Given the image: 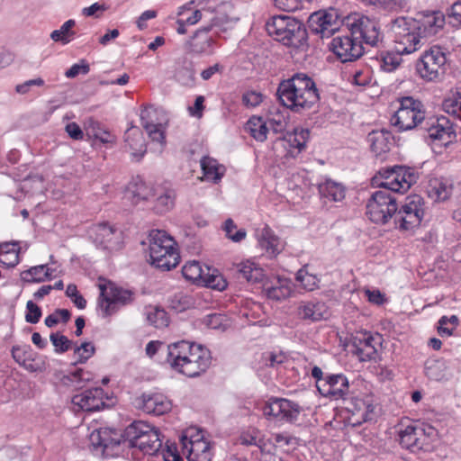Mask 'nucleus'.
<instances>
[{
    "instance_id": "nucleus-6",
    "label": "nucleus",
    "mask_w": 461,
    "mask_h": 461,
    "mask_svg": "<svg viewBox=\"0 0 461 461\" xmlns=\"http://www.w3.org/2000/svg\"><path fill=\"white\" fill-rule=\"evenodd\" d=\"M98 288V308L104 318L115 313L120 307L131 304L135 299L132 291L119 287L110 281L100 279Z\"/></svg>"
},
{
    "instance_id": "nucleus-62",
    "label": "nucleus",
    "mask_w": 461,
    "mask_h": 461,
    "mask_svg": "<svg viewBox=\"0 0 461 461\" xmlns=\"http://www.w3.org/2000/svg\"><path fill=\"white\" fill-rule=\"evenodd\" d=\"M263 98L260 92L250 90L243 94L242 103L247 107H256L263 102Z\"/></svg>"
},
{
    "instance_id": "nucleus-23",
    "label": "nucleus",
    "mask_w": 461,
    "mask_h": 461,
    "mask_svg": "<svg viewBox=\"0 0 461 461\" xmlns=\"http://www.w3.org/2000/svg\"><path fill=\"white\" fill-rule=\"evenodd\" d=\"M89 237L97 247L111 249L115 248L116 240L120 238V233L113 226L101 223L90 229Z\"/></svg>"
},
{
    "instance_id": "nucleus-9",
    "label": "nucleus",
    "mask_w": 461,
    "mask_h": 461,
    "mask_svg": "<svg viewBox=\"0 0 461 461\" xmlns=\"http://www.w3.org/2000/svg\"><path fill=\"white\" fill-rule=\"evenodd\" d=\"M183 453L188 461H211V443L204 438L203 431L196 428L187 429L180 438Z\"/></svg>"
},
{
    "instance_id": "nucleus-32",
    "label": "nucleus",
    "mask_w": 461,
    "mask_h": 461,
    "mask_svg": "<svg viewBox=\"0 0 461 461\" xmlns=\"http://www.w3.org/2000/svg\"><path fill=\"white\" fill-rule=\"evenodd\" d=\"M453 181L446 177H434L429 180L428 194L435 201H446L453 192Z\"/></svg>"
},
{
    "instance_id": "nucleus-28",
    "label": "nucleus",
    "mask_w": 461,
    "mask_h": 461,
    "mask_svg": "<svg viewBox=\"0 0 461 461\" xmlns=\"http://www.w3.org/2000/svg\"><path fill=\"white\" fill-rule=\"evenodd\" d=\"M393 138L392 133L386 130L372 131L367 135L371 151L376 156L387 153L393 144Z\"/></svg>"
},
{
    "instance_id": "nucleus-63",
    "label": "nucleus",
    "mask_w": 461,
    "mask_h": 461,
    "mask_svg": "<svg viewBox=\"0 0 461 461\" xmlns=\"http://www.w3.org/2000/svg\"><path fill=\"white\" fill-rule=\"evenodd\" d=\"M274 5L280 10L294 12L302 8L303 0H273Z\"/></svg>"
},
{
    "instance_id": "nucleus-13",
    "label": "nucleus",
    "mask_w": 461,
    "mask_h": 461,
    "mask_svg": "<svg viewBox=\"0 0 461 461\" xmlns=\"http://www.w3.org/2000/svg\"><path fill=\"white\" fill-rule=\"evenodd\" d=\"M164 240L167 244L164 248L158 249L157 246H151L149 251L150 262L157 268L170 270L178 265L180 256L174 239H165Z\"/></svg>"
},
{
    "instance_id": "nucleus-37",
    "label": "nucleus",
    "mask_w": 461,
    "mask_h": 461,
    "mask_svg": "<svg viewBox=\"0 0 461 461\" xmlns=\"http://www.w3.org/2000/svg\"><path fill=\"white\" fill-rule=\"evenodd\" d=\"M201 167L203 177L208 181L217 183L223 176L224 167L210 157H203L201 159Z\"/></svg>"
},
{
    "instance_id": "nucleus-50",
    "label": "nucleus",
    "mask_w": 461,
    "mask_h": 461,
    "mask_svg": "<svg viewBox=\"0 0 461 461\" xmlns=\"http://www.w3.org/2000/svg\"><path fill=\"white\" fill-rule=\"evenodd\" d=\"M442 106L447 113L461 119V90L446 98Z\"/></svg>"
},
{
    "instance_id": "nucleus-35",
    "label": "nucleus",
    "mask_w": 461,
    "mask_h": 461,
    "mask_svg": "<svg viewBox=\"0 0 461 461\" xmlns=\"http://www.w3.org/2000/svg\"><path fill=\"white\" fill-rule=\"evenodd\" d=\"M51 278L52 270L47 264L32 267L21 273V279L26 283H41Z\"/></svg>"
},
{
    "instance_id": "nucleus-56",
    "label": "nucleus",
    "mask_w": 461,
    "mask_h": 461,
    "mask_svg": "<svg viewBox=\"0 0 461 461\" xmlns=\"http://www.w3.org/2000/svg\"><path fill=\"white\" fill-rule=\"evenodd\" d=\"M296 280L308 291L316 289L320 281L316 276L309 274L303 268L297 272Z\"/></svg>"
},
{
    "instance_id": "nucleus-8",
    "label": "nucleus",
    "mask_w": 461,
    "mask_h": 461,
    "mask_svg": "<svg viewBox=\"0 0 461 461\" xmlns=\"http://www.w3.org/2000/svg\"><path fill=\"white\" fill-rule=\"evenodd\" d=\"M131 445L144 454L156 455L162 448L158 429L144 421H134L126 429Z\"/></svg>"
},
{
    "instance_id": "nucleus-64",
    "label": "nucleus",
    "mask_w": 461,
    "mask_h": 461,
    "mask_svg": "<svg viewBox=\"0 0 461 461\" xmlns=\"http://www.w3.org/2000/svg\"><path fill=\"white\" fill-rule=\"evenodd\" d=\"M162 456L164 461H184L175 445H167V447L162 449Z\"/></svg>"
},
{
    "instance_id": "nucleus-46",
    "label": "nucleus",
    "mask_w": 461,
    "mask_h": 461,
    "mask_svg": "<svg viewBox=\"0 0 461 461\" xmlns=\"http://www.w3.org/2000/svg\"><path fill=\"white\" fill-rule=\"evenodd\" d=\"M266 121L274 133H283L288 124V115L280 111L270 112Z\"/></svg>"
},
{
    "instance_id": "nucleus-15",
    "label": "nucleus",
    "mask_w": 461,
    "mask_h": 461,
    "mask_svg": "<svg viewBox=\"0 0 461 461\" xmlns=\"http://www.w3.org/2000/svg\"><path fill=\"white\" fill-rule=\"evenodd\" d=\"M351 404L350 411L354 419V425L375 420L377 417V404L373 395H366L363 398L356 397Z\"/></svg>"
},
{
    "instance_id": "nucleus-61",
    "label": "nucleus",
    "mask_w": 461,
    "mask_h": 461,
    "mask_svg": "<svg viewBox=\"0 0 461 461\" xmlns=\"http://www.w3.org/2000/svg\"><path fill=\"white\" fill-rule=\"evenodd\" d=\"M165 239H173L171 236L167 235L166 231L160 230H152L149 232V249L151 246H157L158 249L164 248L166 246V242H164Z\"/></svg>"
},
{
    "instance_id": "nucleus-47",
    "label": "nucleus",
    "mask_w": 461,
    "mask_h": 461,
    "mask_svg": "<svg viewBox=\"0 0 461 461\" xmlns=\"http://www.w3.org/2000/svg\"><path fill=\"white\" fill-rule=\"evenodd\" d=\"M90 380H92V375L81 368L70 372L64 377V383L75 389L83 388Z\"/></svg>"
},
{
    "instance_id": "nucleus-11",
    "label": "nucleus",
    "mask_w": 461,
    "mask_h": 461,
    "mask_svg": "<svg viewBox=\"0 0 461 461\" xmlns=\"http://www.w3.org/2000/svg\"><path fill=\"white\" fill-rule=\"evenodd\" d=\"M263 415L268 420L293 421L297 420L301 408L296 403L284 398H270L261 407Z\"/></svg>"
},
{
    "instance_id": "nucleus-41",
    "label": "nucleus",
    "mask_w": 461,
    "mask_h": 461,
    "mask_svg": "<svg viewBox=\"0 0 461 461\" xmlns=\"http://www.w3.org/2000/svg\"><path fill=\"white\" fill-rule=\"evenodd\" d=\"M205 270L206 273L204 272L201 285L217 291H223L227 287V281L218 270L211 269L208 267H205Z\"/></svg>"
},
{
    "instance_id": "nucleus-48",
    "label": "nucleus",
    "mask_w": 461,
    "mask_h": 461,
    "mask_svg": "<svg viewBox=\"0 0 461 461\" xmlns=\"http://www.w3.org/2000/svg\"><path fill=\"white\" fill-rule=\"evenodd\" d=\"M182 274L186 280L201 285L204 269L197 261L187 262L182 268Z\"/></svg>"
},
{
    "instance_id": "nucleus-36",
    "label": "nucleus",
    "mask_w": 461,
    "mask_h": 461,
    "mask_svg": "<svg viewBox=\"0 0 461 461\" xmlns=\"http://www.w3.org/2000/svg\"><path fill=\"white\" fill-rule=\"evenodd\" d=\"M157 195L154 209L158 213H165L174 206L175 191L172 189L158 188L154 190L153 196Z\"/></svg>"
},
{
    "instance_id": "nucleus-43",
    "label": "nucleus",
    "mask_w": 461,
    "mask_h": 461,
    "mask_svg": "<svg viewBox=\"0 0 461 461\" xmlns=\"http://www.w3.org/2000/svg\"><path fill=\"white\" fill-rule=\"evenodd\" d=\"M265 292L269 299L281 301L290 296L292 288L286 280L278 279L275 285L265 286Z\"/></svg>"
},
{
    "instance_id": "nucleus-53",
    "label": "nucleus",
    "mask_w": 461,
    "mask_h": 461,
    "mask_svg": "<svg viewBox=\"0 0 461 461\" xmlns=\"http://www.w3.org/2000/svg\"><path fill=\"white\" fill-rule=\"evenodd\" d=\"M14 247V244L12 245V248L9 244L0 246V264L7 267H13L18 264L19 256Z\"/></svg>"
},
{
    "instance_id": "nucleus-59",
    "label": "nucleus",
    "mask_w": 461,
    "mask_h": 461,
    "mask_svg": "<svg viewBox=\"0 0 461 461\" xmlns=\"http://www.w3.org/2000/svg\"><path fill=\"white\" fill-rule=\"evenodd\" d=\"M152 141H156L163 146L165 144V124L149 126L144 128Z\"/></svg>"
},
{
    "instance_id": "nucleus-52",
    "label": "nucleus",
    "mask_w": 461,
    "mask_h": 461,
    "mask_svg": "<svg viewBox=\"0 0 461 461\" xmlns=\"http://www.w3.org/2000/svg\"><path fill=\"white\" fill-rule=\"evenodd\" d=\"M232 26V21H230L225 14H218L212 19L211 24L203 27L202 31L206 32L213 31L214 33L219 34L221 32H227L231 29Z\"/></svg>"
},
{
    "instance_id": "nucleus-33",
    "label": "nucleus",
    "mask_w": 461,
    "mask_h": 461,
    "mask_svg": "<svg viewBox=\"0 0 461 461\" xmlns=\"http://www.w3.org/2000/svg\"><path fill=\"white\" fill-rule=\"evenodd\" d=\"M237 272L249 283H259L265 277L264 269L255 261L247 259L236 265Z\"/></svg>"
},
{
    "instance_id": "nucleus-10",
    "label": "nucleus",
    "mask_w": 461,
    "mask_h": 461,
    "mask_svg": "<svg viewBox=\"0 0 461 461\" xmlns=\"http://www.w3.org/2000/svg\"><path fill=\"white\" fill-rule=\"evenodd\" d=\"M414 23L415 22L403 16L393 21L392 30L398 37L394 46V52L396 54L409 55L420 48V35L412 29L411 24Z\"/></svg>"
},
{
    "instance_id": "nucleus-17",
    "label": "nucleus",
    "mask_w": 461,
    "mask_h": 461,
    "mask_svg": "<svg viewBox=\"0 0 461 461\" xmlns=\"http://www.w3.org/2000/svg\"><path fill=\"white\" fill-rule=\"evenodd\" d=\"M429 431L426 432L425 429L420 426L408 425L403 429L398 431L400 444L411 451L422 449L426 436L433 434V428H428Z\"/></svg>"
},
{
    "instance_id": "nucleus-14",
    "label": "nucleus",
    "mask_w": 461,
    "mask_h": 461,
    "mask_svg": "<svg viewBox=\"0 0 461 461\" xmlns=\"http://www.w3.org/2000/svg\"><path fill=\"white\" fill-rule=\"evenodd\" d=\"M349 392V382L343 374H327L320 383L319 393L323 397L337 401L344 399Z\"/></svg>"
},
{
    "instance_id": "nucleus-4",
    "label": "nucleus",
    "mask_w": 461,
    "mask_h": 461,
    "mask_svg": "<svg viewBox=\"0 0 461 461\" xmlns=\"http://www.w3.org/2000/svg\"><path fill=\"white\" fill-rule=\"evenodd\" d=\"M276 95L284 106L295 113L311 109L320 99L315 83L305 74L281 82Z\"/></svg>"
},
{
    "instance_id": "nucleus-38",
    "label": "nucleus",
    "mask_w": 461,
    "mask_h": 461,
    "mask_svg": "<svg viewBox=\"0 0 461 461\" xmlns=\"http://www.w3.org/2000/svg\"><path fill=\"white\" fill-rule=\"evenodd\" d=\"M90 441L95 447H102L104 450L120 445V439L113 438L111 431L106 429L94 430L90 435Z\"/></svg>"
},
{
    "instance_id": "nucleus-45",
    "label": "nucleus",
    "mask_w": 461,
    "mask_h": 461,
    "mask_svg": "<svg viewBox=\"0 0 461 461\" xmlns=\"http://www.w3.org/2000/svg\"><path fill=\"white\" fill-rule=\"evenodd\" d=\"M247 124L251 136L256 140L262 142L267 140L269 131L267 121H264L261 117L253 116Z\"/></svg>"
},
{
    "instance_id": "nucleus-19",
    "label": "nucleus",
    "mask_w": 461,
    "mask_h": 461,
    "mask_svg": "<svg viewBox=\"0 0 461 461\" xmlns=\"http://www.w3.org/2000/svg\"><path fill=\"white\" fill-rule=\"evenodd\" d=\"M449 64L447 59H418L416 71L426 81L440 80Z\"/></svg>"
},
{
    "instance_id": "nucleus-60",
    "label": "nucleus",
    "mask_w": 461,
    "mask_h": 461,
    "mask_svg": "<svg viewBox=\"0 0 461 461\" xmlns=\"http://www.w3.org/2000/svg\"><path fill=\"white\" fill-rule=\"evenodd\" d=\"M41 317V309L32 301L26 303L25 321L29 323L35 324L39 322Z\"/></svg>"
},
{
    "instance_id": "nucleus-40",
    "label": "nucleus",
    "mask_w": 461,
    "mask_h": 461,
    "mask_svg": "<svg viewBox=\"0 0 461 461\" xmlns=\"http://www.w3.org/2000/svg\"><path fill=\"white\" fill-rule=\"evenodd\" d=\"M145 315L148 322L156 328H164L168 325L167 313L158 306H147L145 308Z\"/></svg>"
},
{
    "instance_id": "nucleus-26",
    "label": "nucleus",
    "mask_w": 461,
    "mask_h": 461,
    "mask_svg": "<svg viewBox=\"0 0 461 461\" xmlns=\"http://www.w3.org/2000/svg\"><path fill=\"white\" fill-rule=\"evenodd\" d=\"M375 338L368 333H361L353 339L352 352L357 355L360 361L372 359L376 354Z\"/></svg>"
},
{
    "instance_id": "nucleus-25",
    "label": "nucleus",
    "mask_w": 461,
    "mask_h": 461,
    "mask_svg": "<svg viewBox=\"0 0 461 461\" xmlns=\"http://www.w3.org/2000/svg\"><path fill=\"white\" fill-rule=\"evenodd\" d=\"M154 194V188L146 184L140 177L132 178L124 191V198L133 204L150 199Z\"/></svg>"
},
{
    "instance_id": "nucleus-58",
    "label": "nucleus",
    "mask_w": 461,
    "mask_h": 461,
    "mask_svg": "<svg viewBox=\"0 0 461 461\" xmlns=\"http://www.w3.org/2000/svg\"><path fill=\"white\" fill-rule=\"evenodd\" d=\"M95 348L91 342H84L74 350L75 357L79 363L86 362L94 354Z\"/></svg>"
},
{
    "instance_id": "nucleus-7",
    "label": "nucleus",
    "mask_w": 461,
    "mask_h": 461,
    "mask_svg": "<svg viewBox=\"0 0 461 461\" xmlns=\"http://www.w3.org/2000/svg\"><path fill=\"white\" fill-rule=\"evenodd\" d=\"M399 106L391 118V124L399 131H410L422 124L425 120V112L420 101L411 96L398 100Z\"/></svg>"
},
{
    "instance_id": "nucleus-1",
    "label": "nucleus",
    "mask_w": 461,
    "mask_h": 461,
    "mask_svg": "<svg viewBox=\"0 0 461 461\" xmlns=\"http://www.w3.org/2000/svg\"><path fill=\"white\" fill-rule=\"evenodd\" d=\"M384 179L381 182L375 178L376 185L381 190L374 192L366 203V215L375 223H386L397 212L398 205L391 191L405 193L414 185L419 174L413 168L405 166H394L380 171Z\"/></svg>"
},
{
    "instance_id": "nucleus-54",
    "label": "nucleus",
    "mask_w": 461,
    "mask_h": 461,
    "mask_svg": "<svg viewBox=\"0 0 461 461\" xmlns=\"http://www.w3.org/2000/svg\"><path fill=\"white\" fill-rule=\"evenodd\" d=\"M12 357L19 365H25V362L33 360V352L29 345L14 346Z\"/></svg>"
},
{
    "instance_id": "nucleus-29",
    "label": "nucleus",
    "mask_w": 461,
    "mask_h": 461,
    "mask_svg": "<svg viewBox=\"0 0 461 461\" xmlns=\"http://www.w3.org/2000/svg\"><path fill=\"white\" fill-rule=\"evenodd\" d=\"M423 123L424 125L421 128L428 131V135L431 140H442L445 143L449 141L451 127L448 126V121L446 118H431Z\"/></svg>"
},
{
    "instance_id": "nucleus-16",
    "label": "nucleus",
    "mask_w": 461,
    "mask_h": 461,
    "mask_svg": "<svg viewBox=\"0 0 461 461\" xmlns=\"http://www.w3.org/2000/svg\"><path fill=\"white\" fill-rule=\"evenodd\" d=\"M329 49L337 58L348 56V58H361L366 52L362 41L348 36H337L329 44Z\"/></svg>"
},
{
    "instance_id": "nucleus-18",
    "label": "nucleus",
    "mask_w": 461,
    "mask_h": 461,
    "mask_svg": "<svg viewBox=\"0 0 461 461\" xmlns=\"http://www.w3.org/2000/svg\"><path fill=\"white\" fill-rule=\"evenodd\" d=\"M72 403L78 407V410L84 411H99L104 406V390L100 387H95L86 390L81 393L72 397Z\"/></svg>"
},
{
    "instance_id": "nucleus-21",
    "label": "nucleus",
    "mask_w": 461,
    "mask_h": 461,
    "mask_svg": "<svg viewBox=\"0 0 461 461\" xmlns=\"http://www.w3.org/2000/svg\"><path fill=\"white\" fill-rule=\"evenodd\" d=\"M424 374L432 381L443 382L454 375L452 365L443 358H429L424 364Z\"/></svg>"
},
{
    "instance_id": "nucleus-27",
    "label": "nucleus",
    "mask_w": 461,
    "mask_h": 461,
    "mask_svg": "<svg viewBox=\"0 0 461 461\" xmlns=\"http://www.w3.org/2000/svg\"><path fill=\"white\" fill-rule=\"evenodd\" d=\"M125 149L131 152L133 159L140 161L146 153V144L142 132L137 127H131L125 132Z\"/></svg>"
},
{
    "instance_id": "nucleus-12",
    "label": "nucleus",
    "mask_w": 461,
    "mask_h": 461,
    "mask_svg": "<svg viewBox=\"0 0 461 461\" xmlns=\"http://www.w3.org/2000/svg\"><path fill=\"white\" fill-rule=\"evenodd\" d=\"M396 221L400 228L410 230L418 226L424 217V202L419 195L409 196L402 207L397 210Z\"/></svg>"
},
{
    "instance_id": "nucleus-39",
    "label": "nucleus",
    "mask_w": 461,
    "mask_h": 461,
    "mask_svg": "<svg viewBox=\"0 0 461 461\" xmlns=\"http://www.w3.org/2000/svg\"><path fill=\"white\" fill-rule=\"evenodd\" d=\"M164 115L162 109L156 108L152 105L147 106L140 112V121L143 128L156 126L158 124H166L167 119H162Z\"/></svg>"
},
{
    "instance_id": "nucleus-49",
    "label": "nucleus",
    "mask_w": 461,
    "mask_h": 461,
    "mask_svg": "<svg viewBox=\"0 0 461 461\" xmlns=\"http://www.w3.org/2000/svg\"><path fill=\"white\" fill-rule=\"evenodd\" d=\"M194 76L195 71L192 62H185L182 67L176 69L175 74L176 80L186 86H193L194 85Z\"/></svg>"
},
{
    "instance_id": "nucleus-31",
    "label": "nucleus",
    "mask_w": 461,
    "mask_h": 461,
    "mask_svg": "<svg viewBox=\"0 0 461 461\" xmlns=\"http://www.w3.org/2000/svg\"><path fill=\"white\" fill-rule=\"evenodd\" d=\"M257 237L260 249L271 257L280 253L283 249L280 239L268 226L262 228L258 232Z\"/></svg>"
},
{
    "instance_id": "nucleus-5",
    "label": "nucleus",
    "mask_w": 461,
    "mask_h": 461,
    "mask_svg": "<svg viewBox=\"0 0 461 461\" xmlns=\"http://www.w3.org/2000/svg\"><path fill=\"white\" fill-rule=\"evenodd\" d=\"M266 30L270 37L299 54L308 49V33L304 24L289 15H275L266 23Z\"/></svg>"
},
{
    "instance_id": "nucleus-22",
    "label": "nucleus",
    "mask_w": 461,
    "mask_h": 461,
    "mask_svg": "<svg viewBox=\"0 0 461 461\" xmlns=\"http://www.w3.org/2000/svg\"><path fill=\"white\" fill-rule=\"evenodd\" d=\"M415 22L413 30H418L419 35L430 36L436 34L445 24L444 15L440 12H432L423 14L419 19H411Z\"/></svg>"
},
{
    "instance_id": "nucleus-57",
    "label": "nucleus",
    "mask_w": 461,
    "mask_h": 461,
    "mask_svg": "<svg viewBox=\"0 0 461 461\" xmlns=\"http://www.w3.org/2000/svg\"><path fill=\"white\" fill-rule=\"evenodd\" d=\"M50 339L55 347V351L57 353H64L68 351L72 345L71 340H69L65 335L59 332L51 333Z\"/></svg>"
},
{
    "instance_id": "nucleus-20",
    "label": "nucleus",
    "mask_w": 461,
    "mask_h": 461,
    "mask_svg": "<svg viewBox=\"0 0 461 461\" xmlns=\"http://www.w3.org/2000/svg\"><path fill=\"white\" fill-rule=\"evenodd\" d=\"M296 312L299 319L312 322L327 319L330 316L326 303L318 300L301 302Z\"/></svg>"
},
{
    "instance_id": "nucleus-42",
    "label": "nucleus",
    "mask_w": 461,
    "mask_h": 461,
    "mask_svg": "<svg viewBox=\"0 0 461 461\" xmlns=\"http://www.w3.org/2000/svg\"><path fill=\"white\" fill-rule=\"evenodd\" d=\"M86 130L89 134H91L95 140H98L103 144H112L115 141L114 135L104 129L97 121L90 119L88 121Z\"/></svg>"
},
{
    "instance_id": "nucleus-55",
    "label": "nucleus",
    "mask_w": 461,
    "mask_h": 461,
    "mask_svg": "<svg viewBox=\"0 0 461 461\" xmlns=\"http://www.w3.org/2000/svg\"><path fill=\"white\" fill-rule=\"evenodd\" d=\"M223 230L228 239L233 242H240L246 238L245 229H237V225L231 219H227L224 222Z\"/></svg>"
},
{
    "instance_id": "nucleus-3",
    "label": "nucleus",
    "mask_w": 461,
    "mask_h": 461,
    "mask_svg": "<svg viewBox=\"0 0 461 461\" xmlns=\"http://www.w3.org/2000/svg\"><path fill=\"white\" fill-rule=\"evenodd\" d=\"M167 363L171 368L189 377H196L210 366L209 349L200 344L181 340L167 346Z\"/></svg>"
},
{
    "instance_id": "nucleus-30",
    "label": "nucleus",
    "mask_w": 461,
    "mask_h": 461,
    "mask_svg": "<svg viewBox=\"0 0 461 461\" xmlns=\"http://www.w3.org/2000/svg\"><path fill=\"white\" fill-rule=\"evenodd\" d=\"M320 196L330 202H341L346 197L347 188L339 182L325 178L317 185Z\"/></svg>"
},
{
    "instance_id": "nucleus-51",
    "label": "nucleus",
    "mask_w": 461,
    "mask_h": 461,
    "mask_svg": "<svg viewBox=\"0 0 461 461\" xmlns=\"http://www.w3.org/2000/svg\"><path fill=\"white\" fill-rule=\"evenodd\" d=\"M458 324L459 320L456 315H451L450 317L442 316L438 321V333L441 337H449L453 334Z\"/></svg>"
},
{
    "instance_id": "nucleus-24",
    "label": "nucleus",
    "mask_w": 461,
    "mask_h": 461,
    "mask_svg": "<svg viewBox=\"0 0 461 461\" xmlns=\"http://www.w3.org/2000/svg\"><path fill=\"white\" fill-rule=\"evenodd\" d=\"M138 405L145 412L153 415H163L171 410V402L160 393H144L139 400Z\"/></svg>"
},
{
    "instance_id": "nucleus-2",
    "label": "nucleus",
    "mask_w": 461,
    "mask_h": 461,
    "mask_svg": "<svg viewBox=\"0 0 461 461\" xmlns=\"http://www.w3.org/2000/svg\"><path fill=\"white\" fill-rule=\"evenodd\" d=\"M341 24L345 25L352 35L359 34L366 45L373 47L379 41L376 23L358 13L341 17L336 9H330L315 12L308 19V27L311 32L320 34L321 38L331 36Z\"/></svg>"
},
{
    "instance_id": "nucleus-34",
    "label": "nucleus",
    "mask_w": 461,
    "mask_h": 461,
    "mask_svg": "<svg viewBox=\"0 0 461 461\" xmlns=\"http://www.w3.org/2000/svg\"><path fill=\"white\" fill-rule=\"evenodd\" d=\"M310 132L307 129L294 128L293 131H286L277 140L282 141L284 146L288 145L289 148L297 149V153L301 152L309 139Z\"/></svg>"
},
{
    "instance_id": "nucleus-44",
    "label": "nucleus",
    "mask_w": 461,
    "mask_h": 461,
    "mask_svg": "<svg viewBox=\"0 0 461 461\" xmlns=\"http://www.w3.org/2000/svg\"><path fill=\"white\" fill-rule=\"evenodd\" d=\"M75 25V20L69 19L66 21L59 29L55 30L50 33L51 40L63 44L70 42L76 35V32L73 31V27Z\"/></svg>"
}]
</instances>
